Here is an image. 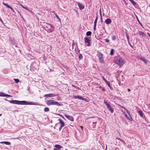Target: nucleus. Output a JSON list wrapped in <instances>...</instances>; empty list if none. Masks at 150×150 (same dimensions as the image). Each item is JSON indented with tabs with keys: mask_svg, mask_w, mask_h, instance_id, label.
Segmentation results:
<instances>
[{
	"mask_svg": "<svg viewBox=\"0 0 150 150\" xmlns=\"http://www.w3.org/2000/svg\"><path fill=\"white\" fill-rule=\"evenodd\" d=\"M101 77L105 82L107 81V80L105 78L104 76H101Z\"/></svg>",
	"mask_w": 150,
	"mask_h": 150,
	"instance_id": "nucleus-35",
	"label": "nucleus"
},
{
	"mask_svg": "<svg viewBox=\"0 0 150 150\" xmlns=\"http://www.w3.org/2000/svg\"><path fill=\"white\" fill-rule=\"evenodd\" d=\"M73 44H72V46L73 47Z\"/></svg>",
	"mask_w": 150,
	"mask_h": 150,
	"instance_id": "nucleus-44",
	"label": "nucleus"
},
{
	"mask_svg": "<svg viewBox=\"0 0 150 150\" xmlns=\"http://www.w3.org/2000/svg\"><path fill=\"white\" fill-rule=\"evenodd\" d=\"M105 83L107 84L108 85V86H109V87L110 88V89L111 90H112V87L110 86V82H108V81H107Z\"/></svg>",
	"mask_w": 150,
	"mask_h": 150,
	"instance_id": "nucleus-20",
	"label": "nucleus"
},
{
	"mask_svg": "<svg viewBox=\"0 0 150 150\" xmlns=\"http://www.w3.org/2000/svg\"><path fill=\"white\" fill-rule=\"evenodd\" d=\"M99 60L101 62H103V57L102 58H100Z\"/></svg>",
	"mask_w": 150,
	"mask_h": 150,
	"instance_id": "nucleus-37",
	"label": "nucleus"
},
{
	"mask_svg": "<svg viewBox=\"0 0 150 150\" xmlns=\"http://www.w3.org/2000/svg\"><path fill=\"white\" fill-rule=\"evenodd\" d=\"M122 108H123L124 109H125L126 110V111L127 112V113L128 114V115H129V116H130V112L128 111V110L126 109H125V108L123 107H122L121 106Z\"/></svg>",
	"mask_w": 150,
	"mask_h": 150,
	"instance_id": "nucleus-27",
	"label": "nucleus"
},
{
	"mask_svg": "<svg viewBox=\"0 0 150 150\" xmlns=\"http://www.w3.org/2000/svg\"><path fill=\"white\" fill-rule=\"evenodd\" d=\"M3 5H4V6H6L7 8H10L11 10L13 12L14 11V10L13 9V8L9 6L8 4L4 3V2H3Z\"/></svg>",
	"mask_w": 150,
	"mask_h": 150,
	"instance_id": "nucleus-11",
	"label": "nucleus"
},
{
	"mask_svg": "<svg viewBox=\"0 0 150 150\" xmlns=\"http://www.w3.org/2000/svg\"><path fill=\"white\" fill-rule=\"evenodd\" d=\"M114 62L120 67L122 66L125 63V61L124 59L119 56L115 57L114 60Z\"/></svg>",
	"mask_w": 150,
	"mask_h": 150,
	"instance_id": "nucleus-2",
	"label": "nucleus"
},
{
	"mask_svg": "<svg viewBox=\"0 0 150 150\" xmlns=\"http://www.w3.org/2000/svg\"><path fill=\"white\" fill-rule=\"evenodd\" d=\"M126 37H127V40H128V41H129V36L127 35V34H126Z\"/></svg>",
	"mask_w": 150,
	"mask_h": 150,
	"instance_id": "nucleus-31",
	"label": "nucleus"
},
{
	"mask_svg": "<svg viewBox=\"0 0 150 150\" xmlns=\"http://www.w3.org/2000/svg\"><path fill=\"white\" fill-rule=\"evenodd\" d=\"M14 80L15 81V82L16 83H18L19 82V80L18 79H14Z\"/></svg>",
	"mask_w": 150,
	"mask_h": 150,
	"instance_id": "nucleus-28",
	"label": "nucleus"
},
{
	"mask_svg": "<svg viewBox=\"0 0 150 150\" xmlns=\"http://www.w3.org/2000/svg\"><path fill=\"white\" fill-rule=\"evenodd\" d=\"M73 98L75 99H79L80 100H85V99L84 98H83L81 96H74L73 97Z\"/></svg>",
	"mask_w": 150,
	"mask_h": 150,
	"instance_id": "nucleus-8",
	"label": "nucleus"
},
{
	"mask_svg": "<svg viewBox=\"0 0 150 150\" xmlns=\"http://www.w3.org/2000/svg\"><path fill=\"white\" fill-rule=\"evenodd\" d=\"M104 103H105V104L107 106V108L109 107L110 106V105L109 104L106 102L105 101H104Z\"/></svg>",
	"mask_w": 150,
	"mask_h": 150,
	"instance_id": "nucleus-21",
	"label": "nucleus"
},
{
	"mask_svg": "<svg viewBox=\"0 0 150 150\" xmlns=\"http://www.w3.org/2000/svg\"><path fill=\"white\" fill-rule=\"evenodd\" d=\"M84 42L86 45L87 46H89L90 44V40L87 37H85L84 38Z\"/></svg>",
	"mask_w": 150,
	"mask_h": 150,
	"instance_id": "nucleus-5",
	"label": "nucleus"
},
{
	"mask_svg": "<svg viewBox=\"0 0 150 150\" xmlns=\"http://www.w3.org/2000/svg\"><path fill=\"white\" fill-rule=\"evenodd\" d=\"M64 115L66 117L69 119L70 120L72 121H74V119L72 116L68 115L67 114H65Z\"/></svg>",
	"mask_w": 150,
	"mask_h": 150,
	"instance_id": "nucleus-7",
	"label": "nucleus"
},
{
	"mask_svg": "<svg viewBox=\"0 0 150 150\" xmlns=\"http://www.w3.org/2000/svg\"><path fill=\"white\" fill-rule=\"evenodd\" d=\"M97 20H98V16H97V17H96V19L95 20V21L94 22V25H96V23H97Z\"/></svg>",
	"mask_w": 150,
	"mask_h": 150,
	"instance_id": "nucleus-30",
	"label": "nucleus"
},
{
	"mask_svg": "<svg viewBox=\"0 0 150 150\" xmlns=\"http://www.w3.org/2000/svg\"><path fill=\"white\" fill-rule=\"evenodd\" d=\"M0 96H3V97H12V96L10 95H9L8 94H5L3 92H0Z\"/></svg>",
	"mask_w": 150,
	"mask_h": 150,
	"instance_id": "nucleus-9",
	"label": "nucleus"
},
{
	"mask_svg": "<svg viewBox=\"0 0 150 150\" xmlns=\"http://www.w3.org/2000/svg\"><path fill=\"white\" fill-rule=\"evenodd\" d=\"M98 58H99V59L100 58H101L103 57V55L101 53H99L98 54Z\"/></svg>",
	"mask_w": 150,
	"mask_h": 150,
	"instance_id": "nucleus-25",
	"label": "nucleus"
},
{
	"mask_svg": "<svg viewBox=\"0 0 150 150\" xmlns=\"http://www.w3.org/2000/svg\"><path fill=\"white\" fill-rule=\"evenodd\" d=\"M93 124H94H94H95V123H94V122H93Z\"/></svg>",
	"mask_w": 150,
	"mask_h": 150,
	"instance_id": "nucleus-43",
	"label": "nucleus"
},
{
	"mask_svg": "<svg viewBox=\"0 0 150 150\" xmlns=\"http://www.w3.org/2000/svg\"><path fill=\"white\" fill-rule=\"evenodd\" d=\"M82 57H83L82 55V54H79V59H81L82 58Z\"/></svg>",
	"mask_w": 150,
	"mask_h": 150,
	"instance_id": "nucleus-34",
	"label": "nucleus"
},
{
	"mask_svg": "<svg viewBox=\"0 0 150 150\" xmlns=\"http://www.w3.org/2000/svg\"><path fill=\"white\" fill-rule=\"evenodd\" d=\"M46 27L47 28V30L50 32H52L54 30V27L51 24H47Z\"/></svg>",
	"mask_w": 150,
	"mask_h": 150,
	"instance_id": "nucleus-4",
	"label": "nucleus"
},
{
	"mask_svg": "<svg viewBox=\"0 0 150 150\" xmlns=\"http://www.w3.org/2000/svg\"><path fill=\"white\" fill-rule=\"evenodd\" d=\"M139 59L142 61H143L146 64L147 63V61L143 57H139Z\"/></svg>",
	"mask_w": 150,
	"mask_h": 150,
	"instance_id": "nucleus-17",
	"label": "nucleus"
},
{
	"mask_svg": "<svg viewBox=\"0 0 150 150\" xmlns=\"http://www.w3.org/2000/svg\"><path fill=\"white\" fill-rule=\"evenodd\" d=\"M129 1L133 5L135 6L136 5V3L133 0H129Z\"/></svg>",
	"mask_w": 150,
	"mask_h": 150,
	"instance_id": "nucleus-29",
	"label": "nucleus"
},
{
	"mask_svg": "<svg viewBox=\"0 0 150 150\" xmlns=\"http://www.w3.org/2000/svg\"><path fill=\"white\" fill-rule=\"evenodd\" d=\"M91 31H88L86 33V35L87 36H90L91 35Z\"/></svg>",
	"mask_w": 150,
	"mask_h": 150,
	"instance_id": "nucleus-26",
	"label": "nucleus"
},
{
	"mask_svg": "<svg viewBox=\"0 0 150 150\" xmlns=\"http://www.w3.org/2000/svg\"><path fill=\"white\" fill-rule=\"evenodd\" d=\"M21 6L24 9H27V7H25L24 6H23L22 5H21Z\"/></svg>",
	"mask_w": 150,
	"mask_h": 150,
	"instance_id": "nucleus-36",
	"label": "nucleus"
},
{
	"mask_svg": "<svg viewBox=\"0 0 150 150\" xmlns=\"http://www.w3.org/2000/svg\"><path fill=\"white\" fill-rule=\"evenodd\" d=\"M137 34H138L139 35H140V36H143L144 35V33H143V32H142L141 31H139L137 33Z\"/></svg>",
	"mask_w": 150,
	"mask_h": 150,
	"instance_id": "nucleus-16",
	"label": "nucleus"
},
{
	"mask_svg": "<svg viewBox=\"0 0 150 150\" xmlns=\"http://www.w3.org/2000/svg\"><path fill=\"white\" fill-rule=\"evenodd\" d=\"M0 143H1V144L4 143V144H5L8 145H9L11 144V143L9 142H5V141L0 142Z\"/></svg>",
	"mask_w": 150,
	"mask_h": 150,
	"instance_id": "nucleus-14",
	"label": "nucleus"
},
{
	"mask_svg": "<svg viewBox=\"0 0 150 150\" xmlns=\"http://www.w3.org/2000/svg\"><path fill=\"white\" fill-rule=\"evenodd\" d=\"M105 42H109V40H108V39H106L105 40Z\"/></svg>",
	"mask_w": 150,
	"mask_h": 150,
	"instance_id": "nucleus-39",
	"label": "nucleus"
},
{
	"mask_svg": "<svg viewBox=\"0 0 150 150\" xmlns=\"http://www.w3.org/2000/svg\"><path fill=\"white\" fill-rule=\"evenodd\" d=\"M46 104L48 106L52 105H56L59 106H61L62 105V104L59 103L57 101L52 99H50L49 100H47L46 101Z\"/></svg>",
	"mask_w": 150,
	"mask_h": 150,
	"instance_id": "nucleus-3",
	"label": "nucleus"
},
{
	"mask_svg": "<svg viewBox=\"0 0 150 150\" xmlns=\"http://www.w3.org/2000/svg\"><path fill=\"white\" fill-rule=\"evenodd\" d=\"M11 103L21 105H34L33 103L32 102H28L25 101H19L17 100H13L8 101Z\"/></svg>",
	"mask_w": 150,
	"mask_h": 150,
	"instance_id": "nucleus-1",
	"label": "nucleus"
},
{
	"mask_svg": "<svg viewBox=\"0 0 150 150\" xmlns=\"http://www.w3.org/2000/svg\"><path fill=\"white\" fill-rule=\"evenodd\" d=\"M55 96V95L53 93H50L46 94L44 96V97H53Z\"/></svg>",
	"mask_w": 150,
	"mask_h": 150,
	"instance_id": "nucleus-10",
	"label": "nucleus"
},
{
	"mask_svg": "<svg viewBox=\"0 0 150 150\" xmlns=\"http://www.w3.org/2000/svg\"><path fill=\"white\" fill-rule=\"evenodd\" d=\"M128 91H130V90L129 89H128Z\"/></svg>",
	"mask_w": 150,
	"mask_h": 150,
	"instance_id": "nucleus-41",
	"label": "nucleus"
},
{
	"mask_svg": "<svg viewBox=\"0 0 150 150\" xmlns=\"http://www.w3.org/2000/svg\"><path fill=\"white\" fill-rule=\"evenodd\" d=\"M125 117L128 120H129L130 121H131L132 120V118L130 115V116H129V117H128V116L126 114H125Z\"/></svg>",
	"mask_w": 150,
	"mask_h": 150,
	"instance_id": "nucleus-15",
	"label": "nucleus"
},
{
	"mask_svg": "<svg viewBox=\"0 0 150 150\" xmlns=\"http://www.w3.org/2000/svg\"><path fill=\"white\" fill-rule=\"evenodd\" d=\"M1 114H0V116H1Z\"/></svg>",
	"mask_w": 150,
	"mask_h": 150,
	"instance_id": "nucleus-42",
	"label": "nucleus"
},
{
	"mask_svg": "<svg viewBox=\"0 0 150 150\" xmlns=\"http://www.w3.org/2000/svg\"><path fill=\"white\" fill-rule=\"evenodd\" d=\"M114 54V50L113 49H111L110 50V54L111 55H113Z\"/></svg>",
	"mask_w": 150,
	"mask_h": 150,
	"instance_id": "nucleus-24",
	"label": "nucleus"
},
{
	"mask_svg": "<svg viewBox=\"0 0 150 150\" xmlns=\"http://www.w3.org/2000/svg\"><path fill=\"white\" fill-rule=\"evenodd\" d=\"M55 16H56V18L59 20L60 21V19L59 18L58 16H57L56 14H55Z\"/></svg>",
	"mask_w": 150,
	"mask_h": 150,
	"instance_id": "nucleus-32",
	"label": "nucleus"
},
{
	"mask_svg": "<svg viewBox=\"0 0 150 150\" xmlns=\"http://www.w3.org/2000/svg\"><path fill=\"white\" fill-rule=\"evenodd\" d=\"M112 40H115L116 39V37L115 36H113L112 37Z\"/></svg>",
	"mask_w": 150,
	"mask_h": 150,
	"instance_id": "nucleus-33",
	"label": "nucleus"
},
{
	"mask_svg": "<svg viewBox=\"0 0 150 150\" xmlns=\"http://www.w3.org/2000/svg\"><path fill=\"white\" fill-rule=\"evenodd\" d=\"M77 3L79 9L80 10H82L84 8V7L82 4H80L79 3Z\"/></svg>",
	"mask_w": 150,
	"mask_h": 150,
	"instance_id": "nucleus-12",
	"label": "nucleus"
},
{
	"mask_svg": "<svg viewBox=\"0 0 150 150\" xmlns=\"http://www.w3.org/2000/svg\"><path fill=\"white\" fill-rule=\"evenodd\" d=\"M44 110L45 112H47L49 111V109L48 108L46 107L44 108Z\"/></svg>",
	"mask_w": 150,
	"mask_h": 150,
	"instance_id": "nucleus-23",
	"label": "nucleus"
},
{
	"mask_svg": "<svg viewBox=\"0 0 150 150\" xmlns=\"http://www.w3.org/2000/svg\"><path fill=\"white\" fill-rule=\"evenodd\" d=\"M0 20L1 21V22H2V20L1 19H0Z\"/></svg>",
	"mask_w": 150,
	"mask_h": 150,
	"instance_id": "nucleus-40",
	"label": "nucleus"
},
{
	"mask_svg": "<svg viewBox=\"0 0 150 150\" xmlns=\"http://www.w3.org/2000/svg\"><path fill=\"white\" fill-rule=\"evenodd\" d=\"M96 25H94V27L93 30L94 31H95L96 30Z\"/></svg>",
	"mask_w": 150,
	"mask_h": 150,
	"instance_id": "nucleus-38",
	"label": "nucleus"
},
{
	"mask_svg": "<svg viewBox=\"0 0 150 150\" xmlns=\"http://www.w3.org/2000/svg\"><path fill=\"white\" fill-rule=\"evenodd\" d=\"M108 109H109V110L110 111V112L111 113H112L113 112L114 110L112 109V108H111V106H110L108 108Z\"/></svg>",
	"mask_w": 150,
	"mask_h": 150,
	"instance_id": "nucleus-22",
	"label": "nucleus"
},
{
	"mask_svg": "<svg viewBox=\"0 0 150 150\" xmlns=\"http://www.w3.org/2000/svg\"><path fill=\"white\" fill-rule=\"evenodd\" d=\"M105 22L107 24H110L111 22V20L109 18H107L105 20Z\"/></svg>",
	"mask_w": 150,
	"mask_h": 150,
	"instance_id": "nucleus-13",
	"label": "nucleus"
},
{
	"mask_svg": "<svg viewBox=\"0 0 150 150\" xmlns=\"http://www.w3.org/2000/svg\"><path fill=\"white\" fill-rule=\"evenodd\" d=\"M138 112L139 113V114L140 116L141 117H143V113H142V111H141L140 110H139L138 111Z\"/></svg>",
	"mask_w": 150,
	"mask_h": 150,
	"instance_id": "nucleus-18",
	"label": "nucleus"
},
{
	"mask_svg": "<svg viewBox=\"0 0 150 150\" xmlns=\"http://www.w3.org/2000/svg\"><path fill=\"white\" fill-rule=\"evenodd\" d=\"M54 147L58 149H60L62 148V146H61L58 144L55 145Z\"/></svg>",
	"mask_w": 150,
	"mask_h": 150,
	"instance_id": "nucleus-19",
	"label": "nucleus"
},
{
	"mask_svg": "<svg viewBox=\"0 0 150 150\" xmlns=\"http://www.w3.org/2000/svg\"><path fill=\"white\" fill-rule=\"evenodd\" d=\"M58 120L59 121V123L60 124V127L59 128V130H60L62 127L64 126V124L62 120L60 119H58Z\"/></svg>",
	"mask_w": 150,
	"mask_h": 150,
	"instance_id": "nucleus-6",
	"label": "nucleus"
}]
</instances>
